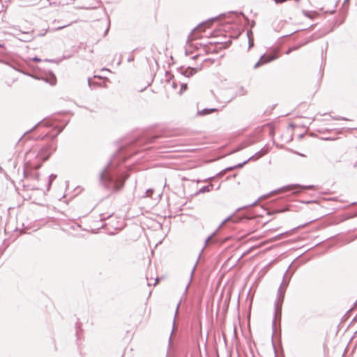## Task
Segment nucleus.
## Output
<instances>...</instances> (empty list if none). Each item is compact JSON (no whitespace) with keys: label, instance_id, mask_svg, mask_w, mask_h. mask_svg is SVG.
Wrapping results in <instances>:
<instances>
[{"label":"nucleus","instance_id":"nucleus-5","mask_svg":"<svg viewBox=\"0 0 357 357\" xmlns=\"http://www.w3.org/2000/svg\"><path fill=\"white\" fill-rule=\"evenodd\" d=\"M46 151L47 150H42L40 151V153H39V155H38V156L43 159V161H45V160H46L48 158L49 155L45 156V157H43V151L46 152Z\"/></svg>","mask_w":357,"mask_h":357},{"label":"nucleus","instance_id":"nucleus-3","mask_svg":"<svg viewBox=\"0 0 357 357\" xmlns=\"http://www.w3.org/2000/svg\"><path fill=\"white\" fill-rule=\"evenodd\" d=\"M201 69H202V68H188L183 71V74L185 76L189 77L192 76V75L195 74L197 71L200 70Z\"/></svg>","mask_w":357,"mask_h":357},{"label":"nucleus","instance_id":"nucleus-4","mask_svg":"<svg viewBox=\"0 0 357 357\" xmlns=\"http://www.w3.org/2000/svg\"><path fill=\"white\" fill-rule=\"evenodd\" d=\"M124 185V181L121 180H116L114 182V189L116 191L120 190Z\"/></svg>","mask_w":357,"mask_h":357},{"label":"nucleus","instance_id":"nucleus-7","mask_svg":"<svg viewBox=\"0 0 357 357\" xmlns=\"http://www.w3.org/2000/svg\"><path fill=\"white\" fill-rule=\"evenodd\" d=\"M294 153L295 154H297V155H301V156H302V157H305V156H306L305 154H303V153H298V152H297V151H294Z\"/></svg>","mask_w":357,"mask_h":357},{"label":"nucleus","instance_id":"nucleus-1","mask_svg":"<svg viewBox=\"0 0 357 357\" xmlns=\"http://www.w3.org/2000/svg\"><path fill=\"white\" fill-rule=\"evenodd\" d=\"M213 22H211V21H207V22H205L201 24H199V26H197L192 32V35L193 36V37L195 38H197L198 37L197 35L199 33H201L204 31H205V30L206 29H208V28H211V25H212Z\"/></svg>","mask_w":357,"mask_h":357},{"label":"nucleus","instance_id":"nucleus-9","mask_svg":"<svg viewBox=\"0 0 357 357\" xmlns=\"http://www.w3.org/2000/svg\"><path fill=\"white\" fill-rule=\"evenodd\" d=\"M215 109H211L210 112H213V111H215Z\"/></svg>","mask_w":357,"mask_h":357},{"label":"nucleus","instance_id":"nucleus-6","mask_svg":"<svg viewBox=\"0 0 357 357\" xmlns=\"http://www.w3.org/2000/svg\"><path fill=\"white\" fill-rule=\"evenodd\" d=\"M187 89V84H183L181 85L180 93H183L184 91Z\"/></svg>","mask_w":357,"mask_h":357},{"label":"nucleus","instance_id":"nucleus-2","mask_svg":"<svg viewBox=\"0 0 357 357\" xmlns=\"http://www.w3.org/2000/svg\"><path fill=\"white\" fill-rule=\"evenodd\" d=\"M277 58L275 54L263 55L260 60L255 65V68H258L261 65L266 64L275 60Z\"/></svg>","mask_w":357,"mask_h":357},{"label":"nucleus","instance_id":"nucleus-8","mask_svg":"<svg viewBox=\"0 0 357 357\" xmlns=\"http://www.w3.org/2000/svg\"><path fill=\"white\" fill-rule=\"evenodd\" d=\"M40 167V165H36V168H39Z\"/></svg>","mask_w":357,"mask_h":357}]
</instances>
